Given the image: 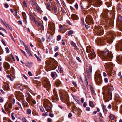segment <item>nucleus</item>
Returning a JSON list of instances; mask_svg holds the SVG:
<instances>
[{
    "label": "nucleus",
    "mask_w": 122,
    "mask_h": 122,
    "mask_svg": "<svg viewBox=\"0 0 122 122\" xmlns=\"http://www.w3.org/2000/svg\"><path fill=\"white\" fill-rule=\"evenodd\" d=\"M3 86H4L3 88L4 90H6L8 91V90L10 89V88L9 87V85L8 84H6L4 83L3 85Z\"/></svg>",
    "instance_id": "nucleus-27"
},
{
    "label": "nucleus",
    "mask_w": 122,
    "mask_h": 122,
    "mask_svg": "<svg viewBox=\"0 0 122 122\" xmlns=\"http://www.w3.org/2000/svg\"><path fill=\"white\" fill-rule=\"evenodd\" d=\"M71 44L74 47L76 48V49H77L78 48L77 47L75 43L73 41L71 42Z\"/></svg>",
    "instance_id": "nucleus-36"
},
{
    "label": "nucleus",
    "mask_w": 122,
    "mask_h": 122,
    "mask_svg": "<svg viewBox=\"0 0 122 122\" xmlns=\"http://www.w3.org/2000/svg\"><path fill=\"white\" fill-rule=\"evenodd\" d=\"M93 18L90 15H89L87 16L85 21L86 23L88 25H90L91 23H93Z\"/></svg>",
    "instance_id": "nucleus-10"
},
{
    "label": "nucleus",
    "mask_w": 122,
    "mask_h": 122,
    "mask_svg": "<svg viewBox=\"0 0 122 122\" xmlns=\"http://www.w3.org/2000/svg\"><path fill=\"white\" fill-rule=\"evenodd\" d=\"M34 56H35V57L37 59L38 61H41V59L39 57L37 56V55L36 54H34Z\"/></svg>",
    "instance_id": "nucleus-52"
},
{
    "label": "nucleus",
    "mask_w": 122,
    "mask_h": 122,
    "mask_svg": "<svg viewBox=\"0 0 122 122\" xmlns=\"http://www.w3.org/2000/svg\"><path fill=\"white\" fill-rule=\"evenodd\" d=\"M49 25V29L50 30V31H48L46 36L48 39H51L52 37L53 34L51 35V34H54L55 33V26L54 23H51Z\"/></svg>",
    "instance_id": "nucleus-5"
},
{
    "label": "nucleus",
    "mask_w": 122,
    "mask_h": 122,
    "mask_svg": "<svg viewBox=\"0 0 122 122\" xmlns=\"http://www.w3.org/2000/svg\"><path fill=\"white\" fill-rule=\"evenodd\" d=\"M89 56H90L92 58H94L96 56L95 54L94 51L92 50L90 53L88 55Z\"/></svg>",
    "instance_id": "nucleus-20"
},
{
    "label": "nucleus",
    "mask_w": 122,
    "mask_h": 122,
    "mask_svg": "<svg viewBox=\"0 0 122 122\" xmlns=\"http://www.w3.org/2000/svg\"><path fill=\"white\" fill-rule=\"evenodd\" d=\"M39 108L40 110L41 111L44 112H45V111L44 110V108L42 106H40L39 107Z\"/></svg>",
    "instance_id": "nucleus-40"
},
{
    "label": "nucleus",
    "mask_w": 122,
    "mask_h": 122,
    "mask_svg": "<svg viewBox=\"0 0 122 122\" xmlns=\"http://www.w3.org/2000/svg\"><path fill=\"white\" fill-rule=\"evenodd\" d=\"M43 85L46 88L49 89L50 87V85L49 81L47 80H45L43 82Z\"/></svg>",
    "instance_id": "nucleus-12"
},
{
    "label": "nucleus",
    "mask_w": 122,
    "mask_h": 122,
    "mask_svg": "<svg viewBox=\"0 0 122 122\" xmlns=\"http://www.w3.org/2000/svg\"><path fill=\"white\" fill-rule=\"evenodd\" d=\"M81 6L80 7L81 10L83 11V10H85L86 9V7L85 6V4H83L82 3H80Z\"/></svg>",
    "instance_id": "nucleus-22"
},
{
    "label": "nucleus",
    "mask_w": 122,
    "mask_h": 122,
    "mask_svg": "<svg viewBox=\"0 0 122 122\" xmlns=\"http://www.w3.org/2000/svg\"><path fill=\"white\" fill-rule=\"evenodd\" d=\"M115 47L117 51H122V40L116 44Z\"/></svg>",
    "instance_id": "nucleus-9"
},
{
    "label": "nucleus",
    "mask_w": 122,
    "mask_h": 122,
    "mask_svg": "<svg viewBox=\"0 0 122 122\" xmlns=\"http://www.w3.org/2000/svg\"><path fill=\"white\" fill-rule=\"evenodd\" d=\"M9 107L10 109H11V108L12 107V105L11 103H10L8 104Z\"/></svg>",
    "instance_id": "nucleus-58"
},
{
    "label": "nucleus",
    "mask_w": 122,
    "mask_h": 122,
    "mask_svg": "<svg viewBox=\"0 0 122 122\" xmlns=\"http://www.w3.org/2000/svg\"><path fill=\"white\" fill-rule=\"evenodd\" d=\"M30 18L31 20L32 21H34L35 23L36 24V22L35 20V19L34 17V15L31 13H29Z\"/></svg>",
    "instance_id": "nucleus-23"
},
{
    "label": "nucleus",
    "mask_w": 122,
    "mask_h": 122,
    "mask_svg": "<svg viewBox=\"0 0 122 122\" xmlns=\"http://www.w3.org/2000/svg\"><path fill=\"white\" fill-rule=\"evenodd\" d=\"M93 31L97 35L101 36L104 33L103 28L102 26H95Z\"/></svg>",
    "instance_id": "nucleus-6"
},
{
    "label": "nucleus",
    "mask_w": 122,
    "mask_h": 122,
    "mask_svg": "<svg viewBox=\"0 0 122 122\" xmlns=\"http://www.w3.org/2000/svg\"><path fill=\"white\" fill-rule=\"evenodd\" d=\"M58 69L60 73H61L63 71V70L61 66H58Z\"/></svg>",
    "instance_id": "nucleus-43"
},
{
    "label": "nucleus",
    "mask_w": 122,
    "mask_h": 122,
    "mask_svg": "<svg viewBox=\"0 0 122 122\" xmlns=\"http://www.w3.org/2000/svg\"><path fill=\"white\" fill-rule=\"evenodd\" d=\"M115 14L113 12L108 13L107 11L104 12L101 15V17L104 20L103 24L106 29L112 27L114 25V20Z\"/></svg>",
    "instance_id": "nucleus-1"
},
{
    "label": "nucleus",
    "mask_w": 122,
    "mask_h": 122,
    "mask_svg": "<svg viewBox=\"0 0 122 122\" xmlns=\"http://www.w3.org/2000/svg\"><path fill=\"white\" fill-rule=\"evenodd\" d=\"M107 98H109L110 100L112 99V93L110 92L107 94Z\"/></svg>",
    "instance_id": "nucleus-25"
},
{
    "label": "nucleus",
    "mask_w": 122,
    "mask_h": 122,
    "mask_svg": "<svg viewBox=\"0 0 122 122\" xmlns=\"http://www.w3.org/2000/svg\"><path fill=\"white\" fill-rule=\"evenodd\" d=\"M22 103L23 105H24L25 106H27V105L28 104L25 101H22Z\"/></svg>",
    "instance_id": "nucleus-45"
},
{
    "label": "nucleus",
    "mask_w": 122,
    "mask_h": 122,
    "mask_svg": "<svg viewBox=\"0 0 122 122\" xmlns=\"http://www.w3.org/2000/svg\"><path fill=\"white\" fill-rule=\"evenodd\" d=\"M54 10V14H56L57 12V8L56 6L55 5H54L53 6V8H52Z\"/></svg>",
    "instance_id": "nucleus-31"
},
{
    "label": "nucleus",
    "mask_w": 122,
    "mask_h": 122,
    "mask_svg": "<svg viewBox=\"0 0 122 122\" xmlns=\"http://www.w3.org/2000/svg\"><path fill=\"white\" fill-rule=\"evenodd\" d=\"M107 1L105 2V4L107 7H109L112 5V3L111 2L112 0H105Z\"/></svg>",
    "instance_id": "nucleus-16"
},
{
    "label": "nucleus",
    "mask_w": 122,
    "mask_h": 122,
    "mask_svg": "<svg viewBox=\"0 0 122 122\" xmlns=\"http://www.w3.org/2000/svg\"><path fill=\"white\" fill-rule=\"evenodd\" d=\"M118 19L119 21L121 23H120L119 25H117L119 30L120 31H122V17L121 16H119L118 17Z\"/></svg>",
    "instance_id": "nucleus-13"
},
{
    "label": "nucleus",
    "mask_w": 122,
    "mask_h": 122,
    "mask_svg": "<svg viewBox=\"0 0 122 122\" xmlns=\"http://www.w3.org/2000/svg\"><path fill=\"white\" fill-rule=\"evenodd\" d=\"M65 26L64 25H61L60 26L59 28L61 30H62L64 29L65 28Z\"/></svg>",
    "instance_id": "nucleus-44"
},
{
    "label": "nucleus",
    "mask_w": 122,
    "mask_h": 122,
    "mask_svg": "<svg viewBox=\"0 0 122 122\" xmlns=\"http://www.w3.org/2000/svg\"><path fill=\"white\" fill-rule=\"evenodd\" d=\"M5 50L7 53H9L10 51L8 47H6L5 48Z\"/></svg>",
    "instance_id": "nucleus-62"
},
{
    "label": "nucleus",
    "mask_w": 122,
    "mask_h": 122,
    "mask_svg": "<svg viewBox=\"0 0 122 122\" xmlns=\"http://www.w3.org/2000/svg\"><path fill=\"white\" fill-rule=\"evenodd\" d=\"M6 76L8 78H9L10 80L11 81H12L13 80V79L11 78V76L9 75H6Z\"/></svg>",
    "instance_id": "nucleus-50"
},
{
    "label": "nucleus",
    "mask_w": 122,
    "mask_h": 122,
    "mask_svg": "<svg viewBox=\"0 0 122 122\" xmlns=\"http://www.w3.org/2000/svg\"><path fill=\"white\" fill-rule=\"evenodd\" d=\"M105 82L106 83H107L108 82V79L107 78H105L104 79Z\"/></svg>",
    "instance_id": "nucleus-59"
},
{
    "label": "nucleus",
    "mask_w": 122,
    "mask_h": 122,
    "mask_svg": "<svg viewBox=\"0 0 122 122\" xmlns=\"http://www.w3.org/2000/svg\"><path fill=\"white\" fill-rule=\"evenodd\" d=\"M108 68L110 69L111 71H112L114 66L112 62L107 63H105Z\"/></svg>",
    "instance_id": "nucleus-14"
},
{
    "label": "nucleus",
    "mask_w": 122,
    "mask_h": 122,
    "mask_svg": "<svg viewBox=\"0 0 122 122\" xmlns=\"http://www.w3.org/2000/svg\"><path fill=\"white\" fill-rule=\"evenodd\" d=\"M59 47L57 46H56L54 48V51H56L59 49Z\"/></svg>",
    "instance_id": "nucleus-55"
},
{
    "label": "nucleus",
    "mask_w": 122,
    "mask_h": 122,
    "mask_svg": "<svg viewBox=\"0 0 122 122\" xmlns=\"http://www.w3.org/2000/svg\"><path fill=\"white\" fill-rule=\"evenodd\" d=\"M71 17L72 19L74 20H78L79 17L76 15L75 14H72L71 15Z\"/></svg>",
    "instance_id": "nucleus-19"
},
{
    "label": "nucleus",
    "mask_w": 122,
    "mask_h": 122,
    "mask_svg": "<svg viewBox=\"0 0 122 122\" xmlns=\"http://www.w3.org/2000/svg\"><path fill=\"white\" fill-rule=\"evenodd\" d=\"M35 6H36V9H37V10L38 11H40V9L39 8V6H38V4H37Z\"/></svg>",
    "instance_id": "nucleus-56"
},
{
    "label": "nucleus",
    "mask_w": 122,
    "mask_h": 122,
    "mask_svg": "<svg viewBox=\"0 0 122 122\" xmlns=\"http://www.w3.org/2000/svg\"><path fill=\"white\" fill-rule=\"evenodd\" d=\"M86 51L88 53H89L91 51V49L90 46H89L86 47Z\"/></svg>",
    "instance_id": "nucleus-30"
},
{
    "label": "nucleus",
    "mask_w": 122,
    "mask_h": 122,
    "mask_svg": "<svg viewBox=\"0 0 122 122\" xmlns=\"http://www.w3.org/2000/svg\"><path fill=\"white\" fill-rule=\"evenodd\" d=\"M49 115L51 117H53L54 116V115L53 113H50L49 114Z\"/></svg>",
    "instance_id": "nucleus-64"
},
{
    "label": "nucleus",
    "mask_w": 122,
    "mask_h": 122,
    "mask_svg": "<svg viewBox=\"0 0 122 122\" xmlns=\"http://www.w3.org/2000/svg\"><path fill=\"white\" fill-rule=\"evenodd\" d=\"M87 73H92V67L90 66L89 68H87L86 70Z\"/></svg>",
    "instance_id": "nucleus-29"
},
{
    "label": "nucleus",
    "mask_w": 122,
    "mask_h": 122,
    "mask_svg": "<svg viewBox=\"0 0 122 122\" xmlns=\"http://www.w3.org/2000/svg\"><path fill=\"white\" fill-rule=\"evenodd\" d=\"M95 80L96 83L98 85L101 84L102 81L101 76L100 74L97 75L95 77Z\"/></svg>",
    "instance_id": "nucleus-8"
},
{
    "label": "nucleus",
    "mask_w": 122,
    "mask_h": 122,
    "mask_svg": "<svg viewBox=\"0 0 122 122\" xmlns=\"http://www.w3.org/2000/svg\"><path fill=\"white\" fill-rule=\"evenodd\" d=\"M51 76L52 77L53 79H55L57 76V74L55 72H52L51 74Z\"/></svg>",
    "instance_id": "nucleus-21"
},
{
    "label": "nucleus",
    "mask_w": 122,
    "mask_h": 122,
    "mask_svg": "<svg viewBox=\"0 0 122 122\" xmlns=\"http://www.w3.org/2000/svg\"><path fill=\"white\" fill-rule=\"evenodd\" d=\"M76 59L79 62L81 63H82V61L80 59V58L78 56L76 57Z\"/></svg>",
    "instance_id": "nucleus-49"
},
{
    "label": "nucleus",
    "mask_w": 122,
    "mask_h": 122,
    "mask_svg": "<svg viewBox=\"0 0 122 122\" xmlns=\"http://www.w3.org/2000/svg\"><path fill=\"white\" fill-rule=\"evenodd\" d=\"M106 106H105L104 104H103L102 106V107L104 112L106 114L108 110L106 109Z\"/></svg>",
    "instance_id": "nucleus-24"
},
{
    "label": "nucleus",
    "mask_w": 122,
    "mask_h": 122,
    "mask_svg": "<svg viewBox=\"0 0 122 122\" xmlns=\"http://www.w3.org/2000/svg\"><path fill=\"white\" fill-rule=\"evenodd\" d=\"M22 15L23 18H26V13L25 12H22Z\"/></svg>",
    "instance_id": "nucleus-47"
},
{
    "label": "nucleus",
    "mask_w": 122,
    "mask_h": 122,
    "mask_svg": "<svg viewBox=\"0 0 122 122\" xmlns=\"http://www.w3.org/2000/svg\"><path fill=\"white\" fill-rule=\"evenodd\" d=\"M53 92L54 93V95L55 97V98L56 99H58V96L56 92V91H54V90L53 91Z\"/></svg>",
    "instance_id": "nucleus-37"
},
{
    "label": "nucleus",
    "mask_w": 122,
    "mask_h": 122,
    "mask_svg": "<svg viewBox=\"0 0 122 122\" xmlns=\"http://www.w3.org/2000/svg\"><path fill=\"white\" fill-rule=\"evenodd\" d=\"M45 5L46 6L47 9L49 11H50L51 10V6L50 3L49 2L48 3H45Z\"/></svg>",
    "instance_id": "nucleus-28"
},
{
    "label": "nucleus",
    "mask_w": 122,
    "mask_h": 122,
    "mask_svg": "<svg viewBox=\"0 0 122 122\" xmlns=\"http://www.w3.org/2000/svg\"><path fill=\"white\" fill-rule=\"evenodd\" d=\"M26 52L30 56H32V54L30 50H28V51Z\"/></svg>",
    "instance_id": "nucleus-38"
},
{
    "label": "nucleus",
    "mask_w": 122,
    "mask_h": 122,
    "mask_svg": "<svg viewBox=\"0 0 122 122\" xmlns=\"http://www.w3.org/2000/svg\"><path fill=\"white\" fill-rule=\"evenodd\" d=\"M61 83V82L58 79L56 80V81L55 82V84L57 87H58Z\"/></svg>",
    "instance_id": "nucleus-26"
},
{
    "label": "nucleus",
    "mask_w": 122,
    "mask_h": 122,
    "mask_svg": "<svg viewBox=\"0 0 122 122\" xmlns=\"http://www.w3.org/2000/svg\"><path fill=\"white\" fill-rule=\"evenodd\" d=\"M23 3L25 7H27V5L25 1H23Z\"/></svg>",
    "instance_id": "nucleus-54"
},
{
    "label": "nucleus",
    "mask_w": 122,
    "mask_h": 122,
    "mask_svg": "<svg viewBox=\"0 0 122 122\" xmlns=\"http://www.w3.org/2000/svg\"><path fill=\"white\" fill-rule=\"evenodd\" d=\"M102 4V2L100 0H94L93 2V5L97 7H100Z\"/></svg>",
    "instance_id": "nucleus-11"
},
{
    "label": "nucleus",
    "mask_w": 122,
    "mask_h": 122,
    "mask_svg": "<svg viewBox=\"0 0 122 122\" xmlns=\"http://www.w3.org/2000/svg\"><path fill=\"white\" fill-rule=\"evenodd\" d=\"M31 111L30 109H27L26 110V113L27 114L29 115L31 113Z\"/></svg>",
    "instance_id": "nucleus-35"
},
{
    "label": "nucleus",
    "mask_w": 122,
    "mask_h": 122,
    "mask_svg": "<svg viewBox=\"0 0 122 122\" xmlns=\"http://www.w3.org/2000/svg\"><path fill=\"white\" fill-rule=\"evenodd\" d=\"M61 39V36L60 35H59L57 37V40L59 41Z\"/></svg>",
    "instance_id": "nucleus-48"
},
{
    "label": "nucleus",
    "mask_w": 122,
    "mask_h": 122,
    "mask_svg": "<svg viewBox=\"0 0 122 122\" xmlns=\"http://www.w3.org/2000/svg\"><path fill=\"white\" fill-rule=\"evenodd\" d=\"M110 118L111 120H113L114 118L113 115L112 114H111L110 115Z\"/></svg>",
    "instance_id": "nucleus-51"
},
{
    "label": "nucleus",
    "mask_w": 122,
    "mask_h": 122,
    "mask_svg": "<svg viewBox=\"0 0 122 122\" xmlns=\"http://www.w3.org/2000/svg\"><path fill=\"white\" fill-rule=\"evenodd\" d=\"M72 83L75 86H77V84L76 83L73 81H72Z\"/></svg>",
    "instance_id": "nucleus-60"
},
{
    "label": "nucleus",
    "mask_w": 122,
    "mask_h": 122,
    "mask_svg": "<svg viewBox=\"0 0 122 122\" xmlns=\"http://www.w3.org/2000/svg\"><path fill=\"white\" fill-rule=\"evenodd\" d=\"M22 42L24 45L26 51H28V50H30L28 48V47L27 46H26V45L25 44V43L23 42Z\"/></svg>",
    "instance_id": "nucleus-34"
},
{
    "label": "nucleus",
    "mask_w": 122,
    "mask_h": 122,
    "mask_svg": "<svg viewBox=\"0 0 122 122\" xmlns=\"http://www.w3.org/2000/svg\"><path fill=\"white\" fill-rule=\"evenodd\" d=\"M73 34V31L72 30H70L68 32L67 35L68 36H70L72 34Z\"/></svg>",
    "instance_id": "nucleus-42"
},
{
    "label": "nucleus",
    "mask_w": 122,
    "mask_h": 122,
    "mask_svg": "<svg viewBox=\"0 0 122 122\" xmlns=\"http://www.w3.org/2000/svg\"><path fill=\"white\" fill-rule=\"evenodd\" d=\"M107 39L105 38H99L98 41V44L103 45L107 42L108 43H112L116 36L115 32L113 31H108L107 32Z\"/></svg>",
    "instance_id": "nucleus-2"
},
{
    "label": "nucleus",
    "mask_w": 122,
    "mask_h": 122,
    "mask_svg": "<svg viewBox=\"0 0 122 122\" xmlns=\"http://www.w3.org/2000/svg\"><path fill=\"white\" fill-rule=\"evenodd\" d=\"M44 107L45 108L46 110L49 112L51 113L52 111L50 107L48 105H46L44 106Z\"/></svg>",
    "instance_id": "nucleus-17"
},
{
    "label": "nucleus",
    "mask_w": 122,
    "mask_h": 122,
    "mask_svg": "<svg viewBox=\"0 0 122 122\" xmlns=\"http://www.w3.org/2000/svg\"><path fill=\"white\" fill-rule=\"evenodd\" d=\"M1 20V23L3 24L4 25L6 28H7V27H8V26H9L7 24L5 21L4 22L3 21V20L1 19H0V20Z\"/></svg>",
    "instance_id": "nucleus-32"
},
{
    "label": "nucleus",
    "mask_w": 122,
    "mask_h": 122,
    "mask_svg": "<svg viewBox=\"0 0 122 122\" xmlns=\"http://www.w3.org/2000/svg\"><path fill=\"white\" fill-rule=\"evenodd\" d=\"M48 68L50 70L48 69L47 71L46 69V70L47 71L56 69L58 66V63L54 59L52 58L48 61Z\"/></svg>",
    "instance_id": "nucleus-4"
},
{
    "label": "nucleus",
    "mask_w": 122,
    "mask_h": 122,
    "mask_svg": "<svg viewBox=\"0 0 122 122\" xmlns=\"http://www.w3.org/2000/svg\"><path fill=\"white\" fill-rule=\"evenodd\" d=\"M97 52L98 55L104 61H111L113 57L112 52H109L108 50L103 51H97Z\"/></svg>",
    "instance_id": "nucleus-3"
},
{
    "label": "nucleus",
    "mask_w": 122,
    "mask_h": 122,
    "mask_svg": "<svg viewBox=\"0 0 122 122\" xmlns=\"http://www.w3.org/2000/svg\"><path fill=\"white\" fill-rule=\"evenodd\" d=\"M30 3L33 5H34L36 6L37 4L36 2L33 1H31Z\"/></svg>",
    "instance_id": "nucleus-39"
},
{
    "label": "nucleus",
    "mask_w": 122,
    "mask_h": 122,
    "mask_svg": "<svg viewBox=\"0 0 122 122\" xmlns=\"http://www.w3.org/2000/svg\"><path fill=\"white\" fill-rule=\"evenodd\" d=\"M74 6L76 9L78 8V5L77 3H76L74 5Z\"/></svg>",
    "instance_id": "nucleus-61"
},
{
    "label": "nucleus",
    "mask_w": 122,
    "mask_h": 122,
    "mask_svg": "<svg viewBox=\"0 0 122 122\" xmlns=\"http://www.w3.org/2000/svg\"><path fill=\"white\" fill-rule=\"evenodd\" d=\"M116 61L118 63L121 64L122 63V55H119L116 57Z\"/></svg>",
    "instance_id": "nucleus-15"
},
{
    "label": "nucleus",
    "mask_w": 122,
    "mask_h": 122,
    "mask_svg": "<svg viewBox=\"0 0 122 122\" xmlns=\"http://www.w3.org/2000/svg\"><path fill=\"white\" fill-rule=\"evenodd\" d=\"M108 86V89L109 91H110V92H112V91L113 90L114 88L112 86H109L110 85L109 84Z\"/></svg>",
    "instance_id": "nucleus-33"
},
{
    "label": "nucleus",
    "mask_w": 122,
    "mask_h": 122,
    "mask_svg": "<svg viewBox=\"0 0 122 122\" xmlns=\"http://www.w3.org/2000/svg\"><path fill=\"white\" fill-rule=\"evenodd\" d=\"M20 50L22 51V53H23V54L24 55V56H26V53H25V52L23 50H22L21 49H20Z\"/></svg>",
    "instance_id": "nucleus-53"
},
{
    "label": "nucleus",
    "mask_w": 122,
    "mask_h": 122,
    "mask_svg": "<svg viewBox=\"0 0 122 122\" xmlns=\"http://www.w3.org/2000/svg\"><path fill=\"white\" fill-rule=\"evenodd\" d=\"M3 66L4 68L7 70L9 69L10 67L9 64L6 62H4L3 64Z\"/></svg>",
    "instance_id": "nucleus-18"
},
{
    "label": "nucleus",
    "mask_w": 122,
    "mask_h": 122,
    "mask_svg": "<svg viewBox=\"0 0 122 122\" xmlns=\"http://www.w3.org/2000/svg\"><path fill=\"white\" fill-rule=\"evenodd\" d=\"M9 5L7 4L6 3L4 4V7L5 8H7L9 7Z\"/></svg>",
    "instance_id": "nucleus-63"
},
{
    "label": "nucleus",
    "mask_w": 122,
    "mask_h": 122,
    "mask_svg": "<svg viewBox=\"0 0 122 122\" xmlns=\"http://www.w3.org/2000/svg\"><path fill=\"white\" fill-rule=\"evenodd\" d=\"M61 100L63 102L66 103L69 100V96L66 94H62L60 96Z\"/></svg>",
    "instance_id": "nucleus-7"
},
{
    "label": "nucleus",
    "mask_w": 122,
    "mask_h": 122,
    "mask_svg": "<svg viewBox=\"0 0 122 122\" xmlns=\"http://www.w3.org/2000/svg\"><path fill=\"white\" fill-rule=\"evenodd\" d=\"M89 105L91 107H93L94 106L93 103L92 101H90L89 102Z\"/></svg>",
    "instance_id": "nucleus-41"
},
{
    "label": "nucleus",
    "mask_w": 122,
    "mask_h": 122,
    "mask_svg": "<svg viewBox=\"0 0 122 122\" xmlns=\"http://www.w3.org/2000/svg\"><path fill=\"white\" fill-rule=\"evenodd\" d=\"M112 108L115 110H117L118 109V107L117 106H115L113 107Z\"/></svg>",
    "instance_id": "nucleus-57"
},
{
    "label": "nucleus",
    "mask_w": 122,
    "mask_h": 122,
    "mask_svg": "<svg viewBox=\"0 0 122 122\" xmlns=\"http://www.w3.org/2000/svg\"><path fill=\"white\" fill-rule=\"evenodd\" d=\"M51 50V49H49V48H46V53H48L49 51L50 52Z\"/></svg>",
    "instance_id": "nucleus-46"
}]
</instances>
